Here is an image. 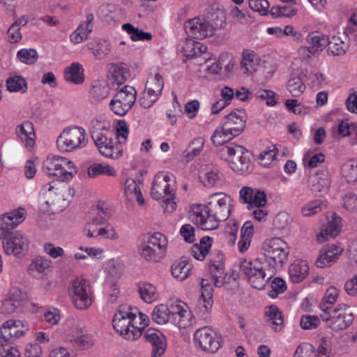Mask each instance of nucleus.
Returning a JSON list of instances; mask_svg holds the SVG:
<instances>
[{
  "label": "nucleus",
  "instance_id": "obj_28",
  "mask_svg": "<svg viewBox=\"0 0 357 357\" xmlns=\"http://www.w3.org/2000/svg\"><path fill=\"white\" fill-rule=\"evenodd\" d=\"M266 324L275 332L280 331L283 326L284 319L282 312L275 305H271L266 310Z\"/></svg>",
  "mask_w": 357,
  "mask_h": 357
},
{
  "label": "nucleus",
  "instance_id": "obj_10",
  "mask_svg": "<svg viewBox=\"0 0 357 357\" xmlns=\"http://www.w3.org/2000/svg\"><path fill=\"white\" fill-rule=\"evenodd\" d=\"M43 170L50 176H55L61 181L71 179L77 173L76 167L68 158L53 155L43 162Z\"/></svg>",
  "mask_w": 357,
  "mask_h": 357
},
{
  "label": "nucleus",
  "instance_id": "obj_14",
  "mask_svg": "<svg viewBox=\"0 0 357 357\" xmlns=\"http://www.w3.org/2000/svg\"><path fill=\"white\" fill-rule=\"evenodd\" d=\"M231 158L229 160L231 169L237 173H247L250 167V153L238 145L227 146L222 148Z\"/></svg>",
  "mask_w": 357,
  "mask_h": 357
},
{
  "label": "nucleus",
  "instance_id": "obj_23",
  "mask_svg": "<svg viewBox=\"0 0 357 357\" xmlns=\"http://www.w3.org/2000/svg\"><path fill=\"white\" fill-rule=\"evenodd\" d=\"M309 187L314 193H325L330 186V181L328 172L325 170L318 171L310 176Z\"/></svg>",
  "mask_w": 357,
  "mask_h": 357
},
{
  "label": "nucleus",
  "instance_id": "obj_46",
  "mask_svg": "<svg viewBox=\"0 0 357 357\" xmlns=\"http://www.w3.org/2000/svg\"><path fill=\"white\" fill-rule=\"evenodd\" d=\"M6 82L7 89L10 92L20 91L24 93L26 91V82L20 75L8 77Z\"/></svg>",
  "mask_w": 357,
  "mask_h": 357
},
{
  "label": "nucleus",
  "instance_id": "obj_11",
  "mask_svg": "<svg viewBox=\"0 0 357 357\" xmlns=\"http://www.w3.org/2000/svg\"><path fill=\"white\" fill-rule=\"evenodd\" d=\"M72 301L77 309H88L93 302V294L89 282L83 278L74 280L69 289Z\"/></svg>",
  "mask_w": 357,
  "mask_h": 357
},
{
  "label": "nucleus",
  "instance_id": "obj_25",
  "mask_svg": "<svg viewBox=\"0 0 357 357\" xmlns=\"http://www.w3.org/2000/svg\"><path fill=\"white\" fill-rule=\"evenodd\" d=\"M17 135L25 142L27 149H32L35 144V131L31 121H26L16 128Z\"/></svg>",
  "mask_w": 357,
  "mask_h": 357
},
{
  "label": "nucleus",
  "instance_id": "obj_26",
  "mask_svg": "<svg viewBox=\"0 0 357 357\" xmlns=\"http://www.w3.org/2000/svg\"><path fill=\"white\" fill-rule=\"evenodd\" d=\"M214 271H211L212 276L213 279L214 285L217 287H221L226 286L227 283H232V287L231 290H236L238 289L237 277L238 273L236 271H233L229 276L225 274L223 265L221 266V269L218 271L214 268Z\"/></svg>",
  "mask_w": 357,
  "mask_h": 357
},
{
  "label": "nucleus",
  "instance_id": "obj_5",
  "mask_svg": "<svg viewBox=\"0 0 357 357\" xmlns=\"http://www.w3.org/2000/svg\"><path fill=\"white\" fill-rule=\"evenodd\" d=\"M245 116L244 113L231 112L225 116L222 125L214 131L211 140L216 146H222L225 143L239 135L245 127Z\"/></svg>",
  "mask_w": 357,
  "mask_h": 357
},
{
  "label": "nucleus",
  "instance_id": "obj_34",
  "mask_svg": "<svg viewBox=\"0 0 357 357\" xmlns=\"http://www.w3.org/2000/svg\"><path fill=\"white\" fill-rule=\"evenodd\" d=\"M212 243V238L209 236L203 237L199 244H195L192 246L190 249L192 255L197 260H203L208 255Z\"/></svg>",
  "mask_w": 357,
  "mask_h": 357
},
{
  "label": "nucleus",
  "instance_id": "obj_61",
  "mask_svg": "<svg viewBox=\"0 0 357 357\" xmlns=\"http://www.w3.org/2000/svg\"><path fill=\"white\" fill-rule=\"evenodd\" d=\"M102 225L104 223L98 220V218H93L85 226L84 231L86 236L89 238H96L100 229L98 227Z\"/></svg>",
  "mask_w": 357,
  "mask_h": 357
},
{
  "label": "nucleus",
  "instance_id": "obj_35",
  "mask_svg": "<svg viewBox=\"0 0 357 357\" xmlns=\"http://www.w3.org/2000/svg\"><path fill=\"white\" fill-rule=\"evenodd\" d=\"M306 40L315 54L322 51L328 44V37L319 32L308 34Z\"/></svg>",
  "mask_w": 357,
  "mask_h": 357
},
{
  "label": "nucleus",
  "instance_id": "obj_7",
  "mask_svg": "<svg viewBox=\"0 0 357 357\" xmlns=\"http://www.w3.org/2000/svg\"><path fill=\"white\" fill-rule=\"evenodd\" d=\"M167 246V238L162 233L148 234L141 243V257L150 262H158L165 256Z\"/></svg>",
  "mask_w": 357,
  "mask_h": 357
},
{
  "label": "nucleus",
  "instance_id": "obj_42",
  "mask_svg": "<svg viewBox=\"0 0 357 357\" xmlns=\"http://www.w3.org/2000/svg\"><path fill=\"white\" fill-rule=\"evenodd\" d=\"M122 29L130 35L131 40L133 41L151 40L152 39V34L151 33L144 32L141 29L135 28L130 23L123 24Z\"/></svg>",
  "mask_w": 357,
  "mask_h": 357
},
{
  "label": "nucleus",
  "instance_id": "obj_9",
  "mask_svg": "<svg viewBox=\"0 0 357 357\" xmlns=\"http://www.w3.org/2000/svg\"><path fill=\"white\" fill-rule=\"evenodd\" d=\"M264 261L272 265L276 272L278 268H282L287 263L289 248L288 245L280 238H273L266 241L263 245Z\"/></svg>",
  "mask_w": 357,
  "mask_h": 357
},
{
  "label": "nucleus",
  "instance_id": "obj_13",
  "mask_svg": "<svg viewBox=\"0 0 357 357\" xmlns=\"http://www.w3.org/2000/svg\"><path fill=\"white\" fill-rule=\"evenodd\" d=\"M137 91L130 86H124L111 100V110L116 115L124 116L133 106Z\"/></svg>",
  "mask_w": 357,
  "mask_h": 357
},
{
  "label": "nucleus",
  "instance_id": "obj_47",
  "mask_svg": "<svg viewBox=\"0 0 357 357\" xmlns=\"http://www.w3.org/2000/svg\"><path fill=\"white\" fill-rule=\"evenodd\" d=\"M75 190L69 186H64L57 189L56 198L52 204L67 205L74 195Z\"/></svg>",
  "mask_w": 357,
  "mask_h": 357
},
{
  "label": "nucleus",
  "instance_id": "obj_30",
  "mask_svg": "<svg viewBox=\"0 0 357 357\" xmlns=\"http://www.w3.org/2000/svg\"><path fill=\"white\" fill-rule=\"evenodd\" d=\"M301 74L298 70H293L287 82V87L293 97H298L305 90V85L302 80Z\"/></svg>",
  "mask_w": 357,
  "mask_h": 357
},
{
  "label": "nucleus",
  "instance_id": "obj_51",
  "mask_svg": "<svg viewBox=\"0 0 357 357\" xmlns=\"http://www.w3.org/2000/svg\"><path fill=\"white\" fill-rule=\"evenodd\" d=\"M338 252H333L331 250H325L321 253L315 261V265L318 268H324L330 266L337 259Z\"/></svg>",
  "mask_w": 357,
  "mask_h": 357
},
{
  "label": "nucleus",
  "instance_id": "obj_29",
  "mask_svg": "<svg viewBox=\"0 0 357 357\" xmlns=\"http://www.w3.org/2000/svg\"><path fill=\"white\" fill-rule=\"evenodd\" d=\"M309 267L303 260H296L289 268V274L291 281L298 283L303 281L307 275Z\"/></svg>",
  "mask_w": 357,
  "mask_h": 357
},
{
  "label": "nucleus",
  "instance_id": "obj_32",
  "mask_svg": "<svg viewBox=\"0 0 357 357\" xmlns=\"http://www.w3.org/2000/svg\"><path fill=\"white\" fill-rule=\"evenodd\" d=\"M82 65L79 63H73L64 71V78L66 82L79 84L84 80Z\"/></svg>",
  "mask_w": 357,
  "mask_h": 357
},
{
  "label": "nucleus",
  "instance_id": "obj_37",
  "mask_svg": "<svg viewBox=\"0 0 357 357\" xmlns=\"http://www.w3.org/2000/svg\"><path fill=\"white\" fill-rule=\"evenodd\" d=\"M327 52L328 54L333 56L344 55L348 50L349 45L344 43L340 36H333L328 38V44H327Z\"/></svg>",
  "mask_w": 357,
  "mask_h": 357
},
{
  "label": "nucleus",
  "instance_id": "obj_4",
  "mask_svg": "<svg viewBox=\"0 0 357 357\" xmlns=\"http://www.w3.org/2000/svg\"><path fill=\"white\" fill-rule=\"evenodd\" d=\"M137 312V308L122 305L113 317L114 328L128 340H135L142 335V328L135 326Z\"/></svg>",
  "mask_w": 357,
  "mask_h": 357
},
{
  "label": "nucleus",
  "instance_id": "obj_8",
  "mask_svg": "<svg viewBox=\"0 0 357 357\" xmlns=\"http://www.w3.org/2000/svg\"><path fill=\"white\" fill-rule=\"evenodd\" d=\"M319 316L324 322L328 324V327L335 331L347 329L354 319L350 307L345 303H340Z\"/></svg>",
  "mask_w": 357,
  "mask_h": 357
},
{
  "label": "nucleus",
  "instance_id": "obj_2",
  "mask_svg": "<svg viewBox=\"0 0 357 357\" xmlns=\"http://www.w3.org/2000/svg\"><path fill=\"white\" fill-rule=\"evenodd\" d=\"M24 209L19 208L3 215L0 227V239L7 255L21 257L28 250L29 241L18 231H12L24 218Z\"/></svg>",
  "mask_w": 357,
  "mask_h": 357
},
{
  "label": "nucleus",
  "instance_id": "obj_22",
  "mask_svg": "<svg viewBox=\"0 0 357 357\" xmlns=\"http://www.w3.org/2000/svg\"><path fill=\"white\" fill-rule=\"evenodd\" d=\"M341 221V218L333 213L331 216V219L328 220L326 229L317 234V241L321 243L328 241L330 238L337 236L340 232L342 226Z\"/></svg>",
  "mask_w": 357,
  "mask_h": 357
},
{
  "label": "nucleus",
  "instance_id": "obj_12",
  "mask_svg": "<svg viewBox=\"0 0 357 357\" xmlns=\"http://www.w3.org/2000/svg\"><path fill=\"white\" fill-rule=\"evenodd\" d=\"M86 132L80 127H70L62 131L58 137L56 143L58 149L64 152L72 151L86 145Z\"/></svg>",
  "mask_w": 357,
  "mask_h": 357
},
{
  "label": "nucleus",
  "instance_id": "obj_54",
  "mask_svg": "<svg viewBox=\"0 0 357 357\" xmlns=\"http://www.w3.org/2000/svg\"><path fill=\"white\" fill-rule=\"evenodd\" d=\"M323 202L320 199L311 201L301 208V213L303 216H311L321 211Z\"/></svg>",
  "mask_w": 357,
  "mask_h": 357
},
{
  "label": "nucleus",
  "instance_id": "obj_6",
  "mask_svg": "<svg viewBox=\"0 0 357 357\" xmlns=\"http://www.w3.org/2000/svg\"><path fill=\"white\" fill-rule=\"evenodd\" d=\"M172 175L165 172L158 173L153 179L151 195L155 200H162L164 211L172 213L176 209L174 190L171 188Z\"/></svg>",
  "mask_w": 357,
  "mask_h": 357
},
{
  "label": "nucleus",
  "instance_id": "obj_50",
  "mask_svg": "<svg viewBox=\"0 0 357 357\" xmlns=\"http://www.w3.org/2000/svg\"><path fill=\"white\" fill-rule=\"evenodd\" d=\"M204 144V138L197 137L194 139L185 151V157L187 160H192L199 155L203 149Z\"/></svg>",
  "mask_w": 357,
  "mask_h": 357
},
{
  "label": "nucleus",
  "instance_id": "obj_19",
  "mask_svg": "<svg viewBox=\"0 0 357 357\" xmlns=\"http://www.w3.org/2000/svg\"><path fill=\"white\" fill-rule=\"evenodd\" d=\"M171 323L180 328H185L190 325L192 314L188 305L181 301H176L168 307Z\"/></svg>",
  "mask_w": 357,
  "mask_h": 357
},
{
  "label": "nucleus",
  "instance_id": "obj_36",
  "mask_svg": "<svg viewBox=\"0 0 357 357\" xmlns=\"http://www.w3.org/2000/svg\"><path fill=\"white\" fill-rule=\"evenodd\" d=\"M140 298L147 303H152L158 298L157 288L148 282L139 283L137 285Z\"/></svg>",
  "mask_w": 357,
  "mask_h": 357
},
{
  "label": "nucleus",
  "instance_id": "obj_21",
  "mask_svg": "<svg viewBox=\"0 0 357 357\" xmlns=\"http://www.w3.org/2000/svg\"><path fill=\"white\" fill-rule=\"evenodd\" d=\"M331 348L326 341H322L317 348V354H315L314 347L310 344H305L297 347L294 357H329Z\"/></svg>",
  "mask_w": 357,
  "mask_h": 357
},
{
  "label": "nucleus",
  "instance_id": "obj_45",
  "mask_svg": "<svg viewBox=\"0 0 357 357\" xmlns=\"http://www.w3.org/2000/svg\"><path fill=\"white\" fill-rule=\"evenodd\" d=\"M88 48L90 50L93 56L97 59H104L109 52V44L107 41H97L88 45Z\"/></svg>",
  "mask_w": 357,
  "mask_h": 357
},
{
  "label": "nucleus",
  "instance_id": "obj_43",
  "mask_svg": "<svg viewBox=\"0 0 357 357\" xmlns=\"http://www.w3.org/2000/svg\"><path fill=\"white\" fill-rule=\"evenodd\" d=\"M125 192L128 196H130L131 198L135 197L139 205L144 204V199L141 189L133 179L128 178L126 181Z\"/></svg>",
  "mask_w": 357,
  "mask_h": 357
},
{
  "label": "nucleus",
  "instance_id": "obj_33",
  "mask_svg": "<svg viewBox=\"0 0 357 357\" xmlns=\"http://www.w3.org/2000/svg\"><path fill=\"white\" fill-rule=\"evenodd\" d=\"M206 50L207 47L206 45L192 39L187 40L183 46V52L187 59L199 56Z\"/></svg>",
  "mask_w": 357,
  "mask_h": 357
},
{
  "label": "nucleus",
  "instance_id": "obj_60",
  "mask_svg": "<svg viewBox=\"0 0 357 357\" xmlns=\"http://www.w3.org/2000/svg\"><path fill=\"white\" fill-rule=\"evenodd\" d=\"M350 125L343 121H340L338 125L332 128V135L334 138H340L348 136L351 134Z\"/></svg>",
  "mask_w": 357,
  "mask_h": 357
},
{
  "label": "nucleus",
  "instance_id": "obj_49",
  "mask_svg": "<svg viewBox=\"0 0 357 357\" xmlns=\"http://www.w3.org/2000/svg\"><path fill=\"white\" fill-rule=\"evenodd\" d=\"M203 171L204 175L201 176L203 184L208 187L215 185L220 178L218 169L214 167L207 166Z\"/></svg>",
  "mask_w": 357,
  "mask_h": 357
},
{
  "label": "nucleus",
  "instance_id": "obj_39",
  "mask_svg": "<svg viewBox=\"0 0 357 357\" xmlns=\"http://www.w3.org/2000/svg\"><path fill=\"white\" fill-rule=\"evenodd\" d=\"M338 295L339 290L333 286H331L326 289L324 297L319 304L322 312L335 307L333 304L337 301Z\"/></svg>",
  "mask_w": 357,
  "mask_h": 357
},
{
  "label": "nucleus",
  "instance_id": "obj_17",
  "mask_svg": "<svg viewBox=\"0 0 357 357\" xmlns=\"http://www.w3.org/2000/svg\"><path fill=\"white\" fill-rule=\"evenodd\" d=\"M194 340L203 351L215 353L220 347L216 333L208 326L197 329L194 334Z\"/></svg>",
  "mask_w": 357,
  "mask_h": 357
},
{
  "label": "nucleus",
  "instance_id": "obj_44",
  "mask_svg": "<svg viewBox=\"0 0 357 357\" xmlns=\"http://www.w3.org/2000/svg\"><path fill=\"white\" fill-rule=\"evenodd\" d=\"M168 310V306L166 305L161 304L156 305L151 314L153 321L158 324H164L168 321L171 322Z\"/></svg>",
  "mask_w": 357,
  "mask_h": 357
},
{
  "label": "nucleus",
  "instance_id": "obj_27",
  "mask_svg": "<svg viewBox=\"0 0 357 357\" xmlns=\"http://www.w3.org/2000/svg\"><path fill=\"white\" fill-rule=\"evenodd\" d=\"M93 21V14H88L86 16V21L81 23L76 30L70 35V41L75 44H79L87 39L89 33L92 31Z\"/></svg>",
  "mask_w": 357,
  "mask_h": 357
},
{
  "label": "nucleus",
  "instance_id": "obj_31",
  "mask_svg": "<svg viewBox=\"0 0 357 357\" xmlns=\"http://www.w3.org/2000/svg\"><path fill=\"white\" fill-rule=\"evenodd\" d=\"M50 263V261L45 257H37L29 264L28 272L34 278H40L47 274Z\"/></svg>",
  "mask_w": 357,
  "mask_h": 357
},
{
  "label": "nucleus",
  "instance_id": "obj_53",
  "mask_svg": "<svg viewBox=\"0 0 357 357\" xmlns=\"http://www.w3.org/2000/svg\"><path fill=\"white\" fill-rule=\"evenodd\" d=\"M164 86L162 76L156 73L155 77L147 81L146 89L151 91V93H157L160 96Z\"/></svg>",
  "mask_w": 357,
  "mask_h": 357
},
{
  "label": "nucleus",
  "instance_id": "obj_41",
  "mask_svg": "<svg viewBox=\"0 0 357 357\" xmlns=\"http://www.w3.org/2000/svg\"><path fill=\"white\" fill-rule=\"evenodd\" d=\"M100 174L115 176L116 173L112 166L107 164L96 163L88 168V175L89 177L94 178Z\"/></svg>",
  "mask_w": 357,
  "mask_h": 357
},
{
  "label": "nucleus",
  "instance_id": "obj_24",
  "mask_svg": "<svg viewBox=\"0 0 357 357\" xmlns=\"http://www.w3.org/2000/svg\"><path fill=\"white\" fill-rule=\"evenodd\" d=\"M205 280L202 281V294L197 300V308L202 312L203 315L206 314L208 317L210 310L211 309L212 301V288L207 283H204Z\"/></svg>",
  "mask_w": 357,
  "mask_h": 357
},
{
  "label": "nucleus",
  "instance_id": "obj_18",
  "mask_svg": "<svg viewBox=\"0 0 357 357\" xmlns=\"http://www.w3.org/2000/svg\"><path fill=\"white\" fill-rule=\"evenodd\" d=\"M184 28L190 36L199 40L212 36L215 31L208 22L199 17H195L185 22Z\"/></svg>",
  "mask_w": 357,
  "mask_h": 357
},
{
  "label": "nucleus",
  "instance_id": "obj_63",
  "mask_svg": "<svg viewBox=\"0 0 357 357\" xmlns=\"http://www.w3.org/2000/svg\"><path fill=\"white\" fill-rule=\"evenodd\" d=\"M320 321L317 316L303 315L301 317L300 325L304 330H312L317 327Z\"/></svg>",
  "mask_w": 357,
  "mask_h": 357
},
{
  "label": "nucleus",
  "instance_id": "obj_40",
  "mask_svg": "<svg viewBox=\"0 0 357 357\" xmlns=\"http://www.w3.org/2000/svg\"><path fill=\"white\" fill-rule=\"evenodd\" d=\"M109 73L108 77H109L111 84L116 83L117 85H120L126 81L128 73L123 66L111 63L109 68Z\"/></svg>",
  "mask_w": 357,
  "mask_h": 357
},
{
  "label": "nucleus",
  "instance_id": "obj_1",
  "mask_svg": "<svg viewBox=\"0 0 357 357\" xmlns=\"http://www.w3.org/2000/svg\"><path fill=\"white\" fill-rule=\"evenodd\" d=\"M231 197L224 192H216L208 196L206 205H193L190 218L193 222L203 230H213L218 227L220 221H225L230 215Z\"/></svg>",
  "mask_w": 357,
  "mask_h": 357
},
{
  "label": "nucleus",
  "instance_id": "obj_16",
  "mask_svg": "<svg viewBox=\"0 0 357 357\" xmlns=\"http://www.w3.org/2000/svg\"><path fill=\"white\" fill-rule=\"evenodd\" d=\"M93 142L99 152L103 156L113 160H117L121 157L123 153L122 145L117 142V139H116L115 142H113L112 133H105L98 137L95 135Z\"/></svg>",
  "mask_w": 357,
  "mask_h": 357
},
{
  "label": "nucleus",
  "instance_id": "obj_57",
  "mask_svg": "<svg viewBox=\"0 0 357 357\" xmlns=\"http://www.w3.org/2000/svg\"><path fill=\"white\" fill-rule=\"evenodd\" d=\"M277 154L278 150L275 146H272V149L264 151L258 157L260 165L265 167H268L275 159Z\"/></svg>",
  "mask_w": 357,
  "mask_h": 357
},
{
  "label": "nucleus",
  "instance_id": "obj_48",
  "mask_svg": "<svg viewBox=\"0 0 357 357\" xmlns=\"http://www.w3.org/2000/svg\"><path fill=\"white\" fill-rule=\"evenodd\" d=\"M191 266L186 260H182L178 263L172 265V274L174 278L183 280L188 278Z\"/></svg>",
  "mask_w": 357,
  "mask_h": 357
},
{
  "label": "nucleus",
  "instance_id": "obj_3",
  "mask_svg": "<svg viewBox=\"0 0 357 357\" xmlns=\"http://www.w3.org/2000/svg\"><path fill=\"white\" fill-rule=\"evenodd\" d=\"M238 267L252 287L259 290L264 289L267 282L276 273L272 265L258 259L253 261L243 259Z\"/></svg>",
  "mask_w": 357,
  "mask_h": 357
},
{
  "label": "nucleus",
  "instance_id": "obj_52",
  "mask_svg": "<svg viewBox=\"0 0 357 357\" xmlns=\"http://www.w3.org/2000/svg\"><path fill=\"white\" fill-rule=\"evenodd\" d=\"M271 15L273 17H292L296 14V10L289 6H274L271 8Z\"/></svg>",
  "mask_w": 357,
  "mask_h": 357
},
{
  "label": "nucleus",
  "instance_id": "obj_56",
  "mask_svg": "<svg viewBox=\"0 0 357 357\" xmlns=\"http://www.w3.org/2000/svg\"><path fill=\"white\" fill-rule=\"evenodd\" d=\"M17 55L21 62L29 65L34 63L38 58V53L34 49H22L18 51Z\"/></svg>",
  "mask_w": 357,
  "mask_h": 357
},
{
  "label": "nucleus",
  "instance_id": "obj_55",
  "mask_svg": "<svg viewBox=\"0 0 357 357\" xmlns=\"http://www.w3.org/2000/svg\"><path fill=\"white\" fill-rule=\"evenodd\" d=\"M342 173L348 183H354L357 181V163L347 162L342 167Z\"/></svg>",
  "mask_w": 357,
  "mask_h": 357
},
{
  "label": "nucleus",
  "instance_id": "obj_62",
  "mask_svg": "<svg viewBox=\"0 0 357 357\" xmlns=\"http://www.w3.org/2000/svg\"><path fill=\"white\" fill-rule=\"evenodd\" d=\"M159 96L160 95L151 93V91L146 89L139 99L140 105L144 108H149L158 99Z\"/></svg>",
  "mask_w": 357,
  "mask_h": 357
},
{
  "label": "nucleus",
  "instance_id": "obj_59",
  "mask_svg": "<svg viewBox=\"0 0 357 357\" xmlns=\"http://www.w3.org/2000/svg\"><path fill=\"white\" fill-rule=\"evenodd\" d=\"M229 54L228 53H222L220 55L218 62L213 63L209 67L211 73L217 75L219 77H223V65L229 59Z\"/></svg>",
  "mask_w": 357,
  "mask_h": 357
},
{
  "label": "nucleus",
  "instance_id": "obj_64",
  "mask_svg": "<svg viewBox=\"0 0 357 357\" xmlns=\"http://www.w3.org/2000/svg\"><path fill=\"white\" fill-rule=\"evenodd\" d=\"M286 289L285 282L280 278H275L271 284V290L268 295L271 298H276Z\"/></svg>",
  "mask_w": 357,
  "mask_h": 357
},
{
  "label": "nucleus",
  "instance_id": "obj_58",
  "mask_svg": "<svg viewBox=\"0 0 357 357\" xmlns=\"http://www.w3.org/2000/svg\"><path fill=\"white\" fill-rule=\"evenodd\" d=\"M249 7L261 15H267L269 12L270 3L267 0H249Z\"/></svg>",
  "mask_w": 357,
  "mask_h": 357
},
{
  "label": "nucleus",
  "instance_id": "obj_38",
  "mask_svg": "<svg viewBox=\"0 0 357 357\" xmlns=\"http://www.w3.org/2000/svg\"><path fill=\"white\" fill-rule=\"evenodd\" d=\"M257 59L253 51L244 50L242 53L241 68L244 74L252 73L256 70Z\"/></svg>",
  "mask_w": 357,
  "mask_h": 357
},
{
  "label": "nucleus",
  "instance_id": "obj_15",
  "mask_svg": "<svg viewBox=\"0 0 357 357\" xmlns=\"http://www.w3.org/2000/svg\"><path fill=\"white\" fill-rule=\"evenodd\" d=\"M29 330L26 321L10 319L0 328V344L13 343L17 338L24 335Z\"/></svg>",
  "mask_w": 357,
  "mask_h": 357
},
{
  "label": "nucleus",
  "instance_id": "obj_20",
  "mask_svg": "<svg viewBox=\"0 0 357 357\" xmlns=\"http://www.w3.org/2000/svg\"><path fill=\"white\" fill-rule=\"evenodd\" d=\"M144 338L151 346V357H161L165 352L166 337L160 331L150 328L146 331Z\"/></svg>",
  "mask_w": 357,
  "mask_h": 357
}]
</instances>
